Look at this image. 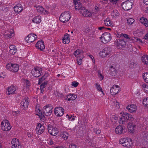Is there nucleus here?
Instances as JSON below:
<instances>
[{
	"mask_svg": "<svg viewBox=\"0 0 148 148\" xmlns=\"http://www.w3.org/2000/svg\"><path fill=\"white\" fill-rule=\"evenodd\" d=\"M129 114L124 112H122L120 113V115L121 116L120 120L119 121L120 123L121 124H123L124 123V120H127L128 116Z\"/></svg>",
	"mask_w": 148,
	"mask_h": 148,
	"instance_id": "ddd939ff",
	"label": "nucleus"
},
{
	"mask_svg": "<svg viewBox=\"0 0 148 148\" xmlns=\"http://www.w3.org/2000/svg\"><path fill=\"white\" fill-rule=\"evenodd\" d=\"M111 39V35L110 33L108 32H105L103 33L100 37V39L101 42L105 44L109 42Z\"/></svg>",
	"mask_w": 148,
	"mask_h": 148,
	"instance_id": "f03ea898",
	"label": "nucleus"
},
{
	"mask_svg": "<svg viewBox=\"0 0 148 148\" xmlns=\"http://www.w3.org/2000/svg\"><path fill=\"white\" fill-rule=\"evenodd\" d=\"M104 22L105 25L106 26L110 27L113 26V22L109 18H107L105 19Z\"/></svg>",
	"mask_w": 148,
	"mask_h": 148,
	"instance_id": "cd10ccee",
	"label": "nucleus"
},
{
	"mask_svg": "<svg viewBox=\"0 0 148 148\" xmlns=\"http://www.w3.org/2000/svg\"><path fill=\"white\" fill-rule=\"evenodd\" d=\"M80 12L82 15L85 17H90L92 15V13L91 12L86 9L84 8H82Z\"/></svg>",
	"mask_w": 148,
	"mask_h": 148,
	"instance_id": "2eb2a0df",
	"label": "nucleus"
},
{
	"mask_svg": "<svg viewBox=\"0 0 148 148\" xmlns=\"http://www.w3.org/2000/svg\"><path fill=\"white\" fill-rule=\"evenodd\" d=\"M143 77L145 81L148 84V73H144L143 74Z\"/></svg>",
	"mask_w": 148,
	"mask_h": 148,
	"instance_id": "a18cd8bd",
	"label": "nucleus"
},
{
	"mask_svg": "<svg viewBox=\"0 0 148 148\" xmlns=\"http://www.w3.org/2000/svg\"><path fill=\"white\" fill-rule=\"evenodd\" d=\"M48 130L49 133L51 135L55 136L59 132L58 127H54L49 125H48Z\"/></svg>",
	"mask_w": 148,
	"mask_h": 148,
	"instance_id": "7ed1b4c3",
	"label": "nucleus"
},
{
	"mask_svg": "<svg viewBox=\"0 0 148 148\" xmlns=\"http://www.w3.org/2000/svg\"><path fill=\"white\" fill-rule=\"evenodd\" d=\"M128 120L131 121H133L134 120V118L133 117L132 115L129 114V115L128 116V118L127 119V120Z\"/></svg>",
	"mask_w": 148,
	"mask_h": 148,
	"instance_id": "052dcab7",
	"label": "nucleus"
},
{
	"mask_svg": "<svg viewBox=\"0 0 148 148\" xmlns=\"http://www.w3.org/2000/svg\"><path fill=\"white\" fill-rule=\"evenodd\" d=\"M125 127L121 125L117 126L115 129V133L118 134H121L124 133Z\"/></svg>",
	"mask_w": 148,
	"mask_h": 148,
	"instance_id": "6ab92c4d",
	"label": "nucleus"
},
{
	"mask_svg": "<svg viewBox=\"0 0 148 148\" xmlns=\"http://www.w3.org/2000/svg\"><path fill=\"white\" fill-rule=\"evenodd\" d=\"M120 89V87L117 85H114L110 88V92L112 95L117 94Z\"/></svg>",
	"mask_w": 148,
	"mask_h": 148,
	"instance_id": "f8f14e48",
	"label": "nucleus"
},
{
	"mask_svg": "<svg viewBox=\"0 0 148 148\" xmlns=\"http://www.w3.org/2000/svg\"><path fill=\"white\" fill-rule=\"evenodd\" d=\"M52 108L51 106H44L43 109V113L46 116L50 115L52 113Z\"/></svg>",
	"mask_w": 148,
	"mask_h": 148,
	"instance_id": "4468645a",
	"label": "nucleus"
},
{
	"mask_svg": "<svg viewBox=\"0 0 148 148\" xmlns=\"http://www.w3.org/2000/svg\"><path fill=\"white\" fill-rule=\"evenodd\" d=\"M84 57V56H82L81 57H79L77 58V63L79 65H81L82 64V60Z\"/></svg>",
	"mask_w": 148,
	"mask_h": 148,
	"instance_id": "603ef678",
	"label": "nucleus"
},
{
	"mask_svg": "<svg viewBox=\"0 0 148 148\" xmlns=\"http://www.w3.org/2000/svg\"><path fill=\"white\" fill-rule=\"evenodd\" d=\"M10 53L14 55L16 51V48L13 45H11L10 47Z\"/></svg>",
	"mask_w": 148,
	"mask_h": 148,
	"instance_id": "f704fd0d",
	"label": "nucleus"
},
{
	"mask_svg": "<svg viewBox=\"0 0 148 148\" xmlns=\"http://www.w3.org/2000/svg\"><path fill=\"white\" fill-rule=\"evenodd\" d=\"M115 44L118 48H120L124 46L126 44L123 40L118 39L115 41Z\"/></svg>",
	"mask_w": 148,
	"mask_h": 148,
	"instance_id": "a211bd4d",
	"label": "nucleus"
},
{
	"mask_svg": "<svg viewBox=\"0 0 148 148\" xmlns=\"http://www.w3.org/2000/svg\"><path fill=\"white\" fill-rule=\"evenodd\" d=\"M25 84L26 85L27 87H28L29 86L30 84L28 80H25Z\"/></svg>",
	"mask_w": 148,
	"mask_h": 148,
	"instance_id": "e2e57ef3",
	"label": "nucleus"
},
{
	"mask_svg": "<svg viewBox=\"0 0 148 148\" xmlns=\"http://www.w3.org/2000/svg\"><path fill=\"white\" fill-rule=\"evenodd\" d=\"M75 8L76 10H81L82 8H84L82 7V4L79 2L76 1L75 2Z\"/></svg>",
	"mask_w": 148,
	"mask_h": 148,
	"instance_id": "473e14b6",
	"label": "nucleus"
},
{
	"mask_svg": "<svg viewBox=\"0 0 148 148\" xmlns=\"http://www.w3.org/2000/svg\"><path fill=\"white\" fill-rule=\"evenodd\" d=\"M37 38L36 34L34 33L29 34L25 38V40L27 42L29 43L33 42Z\"/></svg>",
	"mask_w": 148,
	"mask_h": 148,
	"instance_id": "9b49d317",
	"label": "nucleus"
},
{
	"mask_svg": "<svg viewBox=\"0 0 148 148\" xmlns=\"http://www.w3.org/2000/svg\"><path fill=\"white\" fill-rule=\"evenodd\" d=\"M20 104L24 108H27L29 104V99L28 98H25L23 99Z\"/></svg>",
	"mask_w": 148,
	"mask_h": 148,
	"instance_id": "5701e85b",
	"label": "nucleus"
},
{
	"mask_svg": "<svg viewBox=\"0 0 148 148\" xmlns=\"http://www.w3.org/2000/svg\"><path fill=\"white\" fill-rule=\"evenodd\" d=\"M141 86L142 89L145 92L148 94V85L145 84H143Z\"/></svg>",
	"mask_w": 148,
	"mask_h": 148,
	"instance_id": "37998d69",
	"label": "nucleus"
},
{
	"mask_svg": "<svg viewBox=\"0 0 148 148\" xmlns=\"http://www.w3.org/2000/svg\"><path fill=\"white\" fill-rule=\"evenodd\" d=\"M94 132L96 134H99L101 133V130L98 128H95L94 129Z\"/></svg>",
	"mask_w": 148,
	"mask_h": 148,
	"instance_id": "13d9d810",
	"label": "nucleus"
},
{
	"mask_svg": "<svg viewBox=\"0 0 148 148\" xmlns=\"http://www.w3.org/2000/svg\"><path fill=\"white\" fill-rule=\"evenodd\" d=\"M111 120L112 122L115 123L118 120V118L115 116H113L112 117Z\"/></svg>",
	"mask_w": 148,
	"mask_h": 148,
	"instance_id": "4d7b16f0",
	"label": "nucleus"
},
{
	"mask_svg": "<svg viewBox=\"0 0 148 148\" xmlns=\"http://www.w3.org/2000/svg\"><path fill=\"white\" fill-rule=\"evenodd\" d=\"M32 21L33 23L38 24L41 22V17L40 15H38L34 16L32 19Z\"/></svg>",
	"mask_w": 148,
	"mask_h": 148,
	"instance_id": "393cba45",
	"label": "nucleus"
},
{
	"mask_svg": "<svg viewBox=\"0 0 148 148\" xmlns=\"http://www.w3.org/2000/svg\"><path fill=\"white\" fill-rule=\"evenodd\" d=\"M105 28V27L104 26L99 27L98 28V29L101 31H103Z\"/></svg>",
	"mask_w": 148,
	"mask_h": 148,
	"instance_id": "69168bd1",
	"label": "nucleus"
},
{
	"mask_svg": "<svg viewBox=\"0 0 148 148\" xmlns=\"http://www.w3.org/2000/svg\"><path fill=\"white\" fill-rule=\"evenodd\" d=\"M1 124V129L4 131H8L11 128V126L8 121L7 120H3Z\"/></svg>",
	"mask_w": 148,
	"mask_h": 148,
	"instance_id": "20e7f679",
	"label": "nucleus"
},
{
	"mask_svg": "<svg viewBox=\"0 0 148 148\" xmlns=\"http://www.w3.org/2000/svg\"><path fill=\"white\" fill-rule=\"evenodd\" d=\"M69 148H78L77 146L76 145L71 144L69 145Z\"/></svg>",
	"mask_w": 148,
	"mask_h": 148,
	"instance_id": "0e129e2a",
	"label": "nucleus"
},
{
	"mask_svg": "<svg viewBox=\"0 0 148 148\" xmlns=\"http://www.w3.org/2000/svg\"><path fill=\"white\" fill-rule=\"evenodd\" d=\"M111 52V49L109 47H106L101 51L99 53V56L102 58H105Z\"/></svg>",
	"mask_w": 148,
	"mask_h": 148,
	"instance_id": "423d86ee",
	"label": "nucleus"
},
{
	"mask_svg": "<svg viewBox=\"0 0 148 148\" xmlns=\"http://www.w3.org/2000/svg\"><path fill=\"white\" fill-rule=\"evenodd\" d=\"M135 20L132 18H130L127 19V23L128 25H131L134 22Z\"/></svg>",
	"mask_w": 148,
	"mask_h": 148,
	"instance_id": "09e8293b",
	"label": "nucleus"
},
{
	"mask_svg": "<svg viewBox=\"0 0 148 148\" xmlns=\"http://www.w3.org/2000/svg\"><path fill=\"white\" fill-rule=\"evenodd\" d=\"M48 75L47 73H45L44 75L41 78L39 79L38 84H40L42 81L45 80Z\"/></svg>",
	"mask_w": 148,
	"mask_h": 148,
	"instance_id": "49530a36",
	"label": "nucleus"
},
{
	"mask_svg": "<svg viewBox=\"0 0 148 148\" xmlns=\"http://www.w3.org/2000/svg\"><path fill=\"white\" fill-rule=\"evenodd\" d=\"M66 117L69 121H73L75 120V116H74L72 115H69L68 114H67Z\"/></svg>",
	"mask_w": 148,
	"mask_h": 148,
	"instance_id": "8fccbe9b",
	"label": "nucleus"
},
{
	"mask_svg": "<svg viewBox=\"0 0 148 148\" xmlns=\"http://www.w3.org/2000/svg\"><path fill=\"white\" fill-rule=\"evenodd\" d=\"M6 67L8 70L13 72H17L19 69V66L17 64L9 63L7 64Z\"/></svg>",
	"mask_w": 148,
	"mask_h": 148,
	"instance_id": "39448f33",
	"label": "nucleus"
},
{
	"mask_svg": "<svg viewBox=\"0 0 148 148\" xmlns=\"http://www.w3.org/2000/svg\"><path fill=\"white\" fill-rule=\"evenodd\" d=\"M71 17L70 12L66 11L63 12L61 14L59 19L63 23H65L68 21Z\"/></svg>",
	"mask_w": 148,
	"mask_h": 148,
	"instance_id": "f257e3e1",
	"label": "nucleus"
},
{
	"mask_svg": "<svg viewBox=\"0 0 148 148\" xmlns=\"http://www.w3.org/2000/svg\"><path fill=\"white\" fill-rule=\"evenodd\" d=\"M77 97V96L76 95L73 94H70L67 96V100L69 101H73L75 100Z\"/></svg>",
	"mask_w": 148,
	"mask_h": 148,
	"instance_id": "e433bc0d",
	"label": "nucleus"
},
{
	"mask_svg": "<svg viewBox=\"0 0 148 148\" xmlns=\"http://www.w3.org/2000/svg\"><path fill=\"white\" fill-rule=\"evenodd\" d=\"M126 141L125 143V144L123 145V146L127 147H130L132 143V140L128 138V140Z\"/></svg>",
	"mask_w": 148,
	"mask_h": 148,
	"instance_id": "a19ab883",
	"label": "nucleus"
},
{
	"mask_svg": "<svg viewBox=\"0 0 148 148\" xmlns=\"http://www.w3.org/2000/svg\"><path fill=\"white\" fill-rule=\"evenodd\" d=\"M98 76L101 80H102L104 78L103 75L100 71H99L98 73Z\"/></svg>",
	"mask_w": 148,
	"mask_h": 148,
	"instance_id": "6e6d98bb",
	"label": "nucleus"
},
{
	"mask_svg": "<svg viewBox=\"0 0 148 148\" xmlns=\"http://www.w3.org/2000/svg\"><path fill=\"white\" fill-rule=\"evenodd\" d=\"M36 47L37 48L42 51L45 48L44 42L42 40L38 42L36 45Z\"/></svg>",
	"mask_w": 148,
	"mask_h": 148,
	"instance_id": "b1692460",
	"label": "nucleus"
},
{
	"mask_svg": "<svg viewBox=\"0 0 148 148\" xmlns=\"http://www.w3.org/2000/svg\"><path fill=\"white\" fill-rule=\"evenodd\" d=\"M68 136L69 134L66 131L62 132L60 134V136L64 140H67L68 137Z\"/></svg>",
	"mask_w": 148,
	"mask_h": 148,
	"instance_id": "4c0bfd02",
	"label": "nucleus"
},
{
	"mask_svg": "<svg viewBox=\"0 0 148 148\" xmlns=\"http://www.w3.org/2000/svg\"><path fill=\"white\" fill-rule=\"evenodd\" d=\"M14 9L15 12L19 13L22 11L23 8L21 4H18L14 7Z\"/></svg>",
	"mask_w": 148,
	"mask_h": 148,
	"instance_id": "c85d7f7f",
	"label": "nucleus"
},
{
	"mask_svg": "<svg viewBox=\"0 0 148 148\" xmlns=\"http://www.w3.org/2000/svg\"><path fill=\"white\" fill-rule=\"evenodd\" d=\"M110 2L113 4H116L118 1V0H110Z\"/></svg>",
	"mask_w": 148,
	"mask_h": 148,
	"instance_id": "774afa93",
	"label": "nucleus"
},
{
	"mask_svg": "<svg viewBox=\"0 0 148 148\" xmlns=\"http://www.w3.org/2000/svg\"><path fill=\"white\" fill-rule=\"evenodd\" d=\"M114 103L116 108H119L120 104L118 102L116 101H115L114 102Z\"/></svg>",
	"mask_w": 148,
	"mask_h": 148,
	"instance_id": "bf43d9fd",
	"label": "nucleus"
},
{
	"mask_svg": "<svg viewBox=\"0 0 148 148\" xmlns=\"http://www.w3.org/2000/svg\"><path fill=\"white\" fill-rule=\"evenodd\" d=\"M143 104L146 107H148V97L145 98L143 100Z\"/></svg>",
	"mask_w": 148,
	"mask_h": 148,
	"instance_id": "de8ad7c7",
	"label": "nucleus"
},
{
	"mask_svg": "<svg viewBox=\"0 0 148 148\" xmlns=\"http://www.w3.org/2000/svg\"><path fill=\"white\" fill-rule=\"evenodd\" d=\"M78 84L79 83L78 82H73L72 83V85L74 87H76L78 86Z\"/></svg>",
	"mask_w": 148,
	"mask_h": 148,
	"instance_id": "680f3d73",
	"label": "nucleus"
},
{
	"mask_svg": "<svg viewBox=\"0 0 148 148\" xmlns=\"http://www.w3.org/2000/svg\"><path fill=\"white\" fill-rule=\"evenodd\" d=\"M36 130L38 134H40L44 132L45 128L44 126L39 123L37 125Z\"/></svg>",
	"mask_w": 148,
	"mask_h": 148,
	"instance_id": "4be33fe9",
	"label": "nucleus"
},
{
	"mask_svg": "<svg viewBox=\"0 0 148 148\" xmlns=\"http://www.w3.org/2000/svg\"><path fill=\"white\" fill-rule=\"evenodd\" d=\"M128 138H122L119 141V142L120 144H122L123 146V145L125 144V143L128 140Z\"/></svg>",
	"mask_w": 148,
	"mask_h": 148,
	"instance_id": "c03bdc74",
	"label": "nucleus"
},
{
	"mask_svg": "<svg viewBox=\"0 0 148 148\" xmlns=\"http://www.w3.org/2000/svg\"><path fill=\"white\" fill-rule=\"evenodd\" d=\"M142 62L145 64L148 65V55H145L141 58Z\"/></svg>",
	"mask_w": 148,
	"mask_h": 148,
	"instance_id": "c9c22d12",
	"label": "nucleus"
},
{
	"mask_svg": "<svg viewBox=\"0 0 148 148\" xmlns=\"http://www.w3.org/2000/svg\"><path fill=\"white\" fill-rule=\"evenodd\" d=\"M110 74L112 76H114L117 74V70L114 66H110Z\"/></svg>",
	"mask_w": 148,
	"mask_h": 148,
	"instance_id": "a878e982",
	"label": "nucleus"
},
{
	"mask_svg": "<svg viewBox=\"0 0 148 148\" xmlns=\"http://www.w3.org/2000/svg\"><path fill=\"white\" fill-rule=\"evenodd\" d=\"M132 5L133 3L132 2L128 0L122 3V6L124 10L127 11L131 9Z\"/></svg>",
	"mask_w": 148,
	"mask_h": 148,
	"instance_id": "1a4fd4ad",
	"label": "nucleus"
},
{
	"mask_svg": "<svg viewBox=\"0 0 148 148\" xmlns=\"http://www.w3.org/2000/svg\"><path fill=\"white\" fill-rule=\"evenodd\" d=\"M121 36L125 38L126 39V40L128 41L130 39L128 35L126 34H121Z\"/></svg>",
	"mask_w": 148,
	"mask_h": 148,
	"instance_id": "5fc2aeb1",
	"label": "nucleus"
},
{
	"mask_svg": "<svg viewBox=\"0 0 148 148\" xmlns=\"http://www.w3.org/2000/svg\"><path fill=\"white\" fill-rule=\"evenodd\" d=\"M126 108L130 112L134 113L136 112L137 107L135 105L131 104L128 105L126 107Z\"/></svg>",
	"mask_w": 148,
	"mask_h": 148,
	"instance_id": "dca6fc26",
	"label": "nucleus"
},
{
	"mask_svg": "<svg viewBox=\"0 0 148 148\" xmlns=\"http://www.w3.org/2000/svg\"><path fill=\"white\" fill-rule=\"evenodd\" d=\"M83 51L81 49H78L77 50L74 52V55L77 57V58L78 57H81L82 56H83L82 54L83 53Z\"/></svg>",
	"mask_w": 148,
	"mask_h": 148,
	"instance_id": "bb28decb",
	"label": "nucleus"
},
{
	"mask_svg": "<svg viewBox=\"0 0 148 148\" xmlns=\"http://www.w3.org/2000/svg\"><path fill=\"white\" fill-rule=\"evenodd\" d=\"M70 37L69 35L66 34L63 38V42L64 44H68L70 42Z\"/></svg>",
	"mask_w": 148,
	"mask_h": 148,
	"instance_id": "7c9ffc66",
	"label": "nucleus"
},
{
	"mask_svg": "<svg viewBox=\"0 0 148 148\" xmlns=\"http://www.w3.org/2000/svg\"><path fill=\"white\" fill-rule=\"evenodd\" d=\"M42 69L39 67H36L33 69L31 73L32 75L35 77H39L41 74Z\"/></svg>",
	"mask_w": 148,
	"mask_h": 148,
	"instance_id": "0eeeda50",
	"label": "nucleus"
},
{
	"mask_svg": "<svg viewBox=\"0 0 148 148\" xmlns=\"http://www.w3.org/2000/svg\"><path fill=\"white\" fill-rule=\"evenodd\" d=\"M47 143L49 145H52L53 144V142L52 139H50L47 142Z\"/></svg>",
	"mask_w": 148,
	"mask_h": 148,
	"instance_id": "338daca9",
	"label": "nucleus"
},
{
	"mask_svg": "<svg viewBox=\"0 0 148 148\" xmlns=\"http://www.w3.org/2000/svg\"><path fill=\"white\" fill-rule=\"evenodd\" d=\"M144 33V30L142 29H139L137 30L134 33V34L135 35V34H137V36H141Z\"/></svg>",
	"mask_w": 148,
	"mask_h": 148,
	"instance_id": "ea45409f",
	"label": "nucleus"
},
{
	"mask_svg": "<svg viewBox=\"0 0 148 148\" xmlns=\"http://www.w3.org/2000/svg\"><path fill=\"white\" fill-rule=\"evenodd\" d=\"M41 108L39 106H37L35 108V110L36 114L39 116H40L42 114Z\"/></svg>",
	"mask_w": 148,
	"mask_h": 148,
	"instance_id": "58836bf2",
	"label": "nucleus"
},
{
	"mask_svg": "<svg viewBox=\"0 0 148 148\" xmlns=\"http://www.w3.org/2000/svg\"><path fill=\"white\" fill-rule=\"evenodd\" d=\"M140 22L146 27H148V21L147 19L145 17H142L140 20Z\"/></svg>",
	"mask_w": 148,
	"mask_h": 148,
	"instance_id": "2f4dec72",
	"label": "nucleus"
},
{
	"mask_svg": "<svg viewBox=\"0 0 148 148\" xmlns=\"http://www.w3.org/2000/svg\"><path fill=\"white\" fill-rule=\"evenodd\" d=\"M135 126L133 125L131 123H129L127 125V129L128 131L130 133H133L134 132Z\"/></svg>",
	"mask_w": 148,
	"mask_h": 148,
	"instance_id": "c756f323",
	"label": "nucleus"
},
{
	"mask_svg": "<svg viewBox=\"0 0 148 148\" xmlns=\"http://www.w3.org/2000/svg\"><path fill=\"white\" fill-rule=\"evenodd\" d=\"M17 89L16 86L14 85H11L7 88L6 90V93L7 95H13L16 93V91Z\"/></svg>",
	"mask_w": 148,
	"mask_h": 148,
	"instance_id": "6e6552de",
	"label": "nucleus"
},
{
	"mask_svg": "<svg viewBox=\"0 0 148 148\" xmlns=\"http://www.w3.org/2000/svg\"><path fill=\"white\" fill-rule=\"evenodd\" d=\"M46 84L45 83H43L40 85V88L41 89V92L42 93L44 91V88L46 86Z\"/></svg>",
	"mask_w": 148,
	"mask_h": 148,
	"instance_id": "864d4df0",
	"label": "nucleus"
},
{
	"mask_svg": "<svg viewBox=\"0 0 148 148\" xmlns=\"http://www.w3.org/2000/svg\"><path fill=\"white\" fill-rule=\"evenodd\" d=\"M4 35L6 38H10L14 36V30L11 29L5 32Z\"/></svg>",
	"mask_w": 148,
	"mask_h": 148,
	"instance_id": "412c9836",
	"label": "nucleus"
},
{
	"mask_svg": "<svg viewBox=\"0 0 148 148\" xmlns=\"http://www.w3.org/2000/svg\"><path fill=\"white\" fill-rule=\"evenodd\" d=\"M64 112V109L61 107H57L54 110L55 114L57 116H62Z\"/></svg>",
	"mask_w": 148,
	"mask_h": 148,
	"instance_id": "f3484780",
	"label": "nucleus"
},
{
	"mask_svg": "<svg viewBox=\"0 0 148 148\" xmlns=\"http://www.w3.org/2000/svg\"><path fill=\"white\" fill-rule=\"evenodd\" d=\"M132 39L135 42H138L139 43H142L143 42L142 41L141 39H139L138 38L135 37H133L132 38Z\"/></svg>",
	"mask_w": 148,
	"mask_h": 148,
	"instance_id": "3c124183",
	"label": "nucleus"
},
{
	"mask_svg": "<svg viewBox=\"0 0 148 148\" xmlns=\"http://www.w3.org/2000/svg\"><path fill=\"white\" fill-rule=\"evenodd\" d=\"M95 86L97 90L99 92H101L103 95H104V94L102 90V89L100 85L98 83H96L95 84Z\"/></svg>",
	"mask_w": 148,
	"mask_h": 148,
	"instance_id": "79ce46f5",
	"label": "nucleus"
},
{
	"mask_svg": "<svg viewBox=\"0 0 148 148\" xmlns=\"http://www.w3.org/2000/svg\"><path fill=\"white\" fill-rule=\"evenodd\" d=\"M111 15L113 18H116L119 16V12L116 10H113L111 12Z\"/></svg>",
	"mask_w": 148,
	"mask_h": 148,
	"instance_id": "72a5a7b5",
	"label": "nucleus"
},
{
	"mask_svg": "<svg viewBox=\"0 0 148 148\" xmlns=\"http://www.w3.org/2000/svg\"><path fill=\"white\" fill-rule=\"evenodd\" d=\"M36 7V10L37 12L39 13L42 14H44L47 15L49 13V12L44 9L41 6H35Z\"/></svg>",
	"mask_w": 148,
	"mask_h": 148,
	"instance_id": "aec40b11",
	"label": "nucleus"
},
{
	"mask_svg": "<svg viewBox=\"0 0 148 148\" xmlns=\"http://www.w3.org/2000/svg\"><path fill=\"white\" fill-rule=\"evenodd\" d=\"M12 148H21V145L19 140L16 138H13L11 141Z\"/></svg>",
	"mask_w": 148,
	"mask_h": 148,
	"instance_id": "9d476101",
	"label": "nucleus"
}]
</instances>
